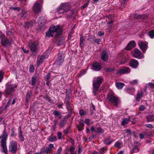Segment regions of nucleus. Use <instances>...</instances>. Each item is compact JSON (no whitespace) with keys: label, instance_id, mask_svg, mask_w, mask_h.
Masks as SVG:
<instances>
[{"label":"nucleus","instance_id":"nucleus-1","mask_svg":"<svg viewBox=\"0 0 154 154\" xmlns=\"http://www.w3.org/2000/svg\"><path fill=\"white\" fill-rule=\"evenodd\" d=\"M62 33V30L59 26H52L46 32V36L50 37H53L54 35L56 37L61 35Z\"/></svg>","mask_w":154,"mask_h":154},{"label":"nucleus","instance_id":"nucleus-2","mask_svg":"<svg viewBox=\"0 0 154 154\" xmlns=\"http://www.w3.org/2000/svg\"><path fill=\"white\" fill-rule=\"evenodd\" d=\"M103 80V79L101 77H96L94 78L93 86V92L94 95L96 94Z\"/></svg>","mask_w":154,"mask_h":154},{"label":"nucleus","instance_id":"nucleus-3","mask_svg":"<svg viewBox=\"0 0 154 154\" xmlns=\"http://www.w3.org/2000/svg\"><path fill=\"white\" fill-rule=\"evenodd\" d=\"M8 136V134L6 133V130L5 129L3 131V134L2 135V138L1 140V143L2 148V151L6 154L8 151L6 145V140Z\"/></svg>","mask_w":154,"mask_h":154},{"label":"nucleus","instance_id":"nucleus-4","mask_svg":"<svg viewBox=\"0 0 154 154\" xmlns=\"http://www.w3.org/2000/svg\"><path fill=\"white\" fill-rule=\"evenodd\" d=\"M70 10V6L68 3H61L57 9L58 14H63Z\"/></svg>","mask_w":154,"mask_h":154},{"label":"nucleus","instance_id":"nucleus-5","mask_svg":"<svg viewBox=\"0 0 154 154\" xmlns=\"http://www.w3.org/2000/svg\"><path fill=\"white\" fill-rule=\"evenodd\" d=\"M17 87L16 85H11L10 83L6 84L5 95L7 97L10 94L14 91V89Z\"/></svg>","mask_w":154,"mask_h":154},{"label":"nucleus","instance_id":"nucleus-6","mask_svg":"<svg viewBox=\"0 0 154 154\" xmlns=\"http://www.w3.org/2000/svg\"><path fill=\"white\" fill-rule=\"evenodd\" d=\"M1 39V43L2 45L5 47H8L10 45L12 41L11 40H9L5 38V35L1 34V36L0 37Z\"/></svg>","mask_w":154,"mask_h":154},{"label":"nucleus","instance_id":"nucleus-7","mask_svg":"<svg viewBox=\"0 0 154 154\" xmlns=\"http://www.w3.org/2000/svg\"><path fill=\"white\" fill-rule=\"evenodd\" d=\"M17 144L15 141H11L9 145V151L13 153H15L17 150Z\"/></svg>","mask_w":154,"mask_h":154},{"label":"nucleus","instance_id":"nucleus-8","mask_svg":"<svg viewBox=\"0 0 154 154\" xmlns=\"http://www.w3.org/2000/svg\"><path fill=\"white\" fill-rule=\"evenodd\" d=\"M133 55L134 57L138 59H143L144 57V55L142 54L140 51L138 49H135L133 51Z\"/></svg>","mask_w":154,"mask_h":154},{"label":"nucleus","instance_id":"nucleus-9","mask_svg":"<svg viewBox=\"0 0 154 154\" xmlns=\"http://www.w3.org/2000/svg\"><path fill=\"white\" fill-rule=\"evenodd\" d=\"M108 98L109 101L112 103L114 105L117 106L118 100V98L114 96L113 94H109L108 95Z\"/></svg>","mask_w":154,"mask_h":154},{"label":"nucleus","instance_id":"nucleus-10","mask_svg":"<svg viewBox=\"0 0 154 154\" xmlns=\"http://www.w3.org/2000/svg\"><path fill=\"white\" fill-rule=\"evenodd\" d=\"M42 151L44 153L45 152L46 154H49L51 151L54 149V145L52 143L50 144L48 147H43L42 148Z\"/></svg>","mask_w":154,"mask_h":154},{"label":"nucleus","instance_id":"nucleus-11","mask_svg":"<svg viewBox=\"0 0 154 154\" xmlns=\"http://www.w3.org/2000/svg\"><path fill=\"white\" fill-rule=\"evenodd\" d=\"M138 45L143 52H145L146 50L147 49V44L143 41H139L138 42Z\"/></svg>","mask_w":154,"mask_h":154},{"label":"nucleus","instance_id":"nucleus-12","mask_svg":"<svg viewBox=\"0 0 154 154\" xmlns=\"http://www.w3.org/2000/svg\"><path fill=\"white\" fill-rule=\"evenodd\" d=\"M120 57V63L123 64L127 62L128 57L127 55L125 53L120 54L119 55Z\"/></svg>","mask_w":154,"mask_h":154},{"label":"nucleus","instance_id":"nucleus-13","mask_svg":"<svg viewBox=\"0 0 154 154\" xmlns=\"http://www.w3.org/2000/svg\"><path fill=\"white\" fill-rule=\"evenodd\" d=\"M42 6L36 2L33 7V10L35 14H38L41 12Z\"/></svg>","mask_w":154,"mask_h":154},{"label":"nucleus","instance_id":"nucleus-14","mask_svg":"<svg viewBox=\"0 0 154 154\" xmlns=\"http://www.w3.org/2000/svg\"><path fill=\"white\" fill-rule=\"evenodd\" d=\"M38 44L35 42L29 43L28 46L30 48L31 51L32 52H35L38 48Z\"/></svg>","mask_w":154,"mask_h":154},{"label":"nucleus","instance_id":"nucleus-15","mask_svg":"<svg viewBox=\"0 0 154 154\" xmlns=\"http://www.w3.org/2000/svg\"><path fill=\"white\" fill-rule=\"evenodd\" d=\"M130 72V68L128 67H125L123 68L118 70L117 73L118 74H121L129 73Z\"/></svg>","mask_w":154,"mask_h":154},{"label":"nucleus","instance_id":"nucleus-16","mask_svg":"<svg viewBox=\"0 0 154 154\" xmlns=\"http://www.w3.org/2000/svg\"><path fill=\"white\" fill-rule=\"evenodd\" d=\"M139 64V63L138 61L132 59L131 60L130 62L129 65L132 68H136L138 66Z\"/></svg>","mask_w":154,"mask_h":154},{"label":"nucleus","instance_id":"nucleus-17","mask_svg":"<svg viewBox=\"0 0 154 154\" xmlns=\"http://www.w3.org/2000/svg\"><path fill=\"white\" fill-rule=\"evenodd\" d=\"M136 46V43L134 41H132L130 42L127 45L125 48L126 50H129L134 47Z\"/></svg>","mask_w":154,"mask_h":154},{"label":"nucleus","instance_id":"nucleus-18","mask_svg":"<svg viewBox=\"0 0 154 154\" xmlns=\"http://www.w3.org/2000/svg\"><path fill=\"white\" fill-rule=\"evenodd\" d=\"M27 15V12L24 9L22 10L21 12L18 14V17L22 19H24Z\"/></svg>","mask_w":154,"mask_h":154},{"label":"nucleus","instance_id":"nucleus-19","mask_svg":"<svg viewBox=\"0 0 154 154\" xmlns=\"http://www.w3.org/2000/svg\"><path fill=\"white\" fill-rule=\"evenodd\" d=\"M48 140L50 142H53L57 140V137L54 136V133H52L48 138Z\"/></svg>","mask_w":154,"mask_h":154},{"label":"nucleus","instance_id":"nucleus-20","mask_svg":"<svg viewBox=\"0 0 154 154\" xmlns=\"http://www.w3.org/2000/svg\"><path fill=\"white\" fill-rule=\"evenodd\" d=\"M92 67L94 70L96 71H99L101 69V65L99 63H93Z\"/></svg>","mask_w":154,"mask_h":154},{"label":"nucleus","instance_id":"nucleus-21","mask_svg":"<svg viewBox=\"0 0 154 154\" xmlns=\"http://www.w3.org/2000/svg\"><path fill=\"white\" fill-rule=\"evenodd\" d=\"M101 58L103 60L106 61L108 58V55L105 51H103L101 54Z\"/></svg>","mask_w":154,"mask_h":154},{"label":"nucleus","instance_id":"nucleus-22","mask_svg":"<svg viewBox=\"0 0 154 154\" xmlns=\"http://www.w3.org/2000/svg\"><path fill=\"white\" fill-rule=\"evenodd\" d=\"M45 23V21L43 20V18L40 17L38 21V25L41 27L44 26Z\"/></svg>","mask_w":154,"mask_h":154},{"label":"nucleus","instance_id":"nucleus-23","mask_svg":"<svg viewBox=\"0 0 154 154\" xmlns=\"http://www.w3.org/2000/svg\"><path fill=\"white\" fill-rule=\"evenodd\" d=\"M124 85V84L119 82H117L116 84V86L118 89L119 90L122 89Z\"/></svg>","mask_w":154,"mask_h":154},{"label":"nucleus","instance_id":"nucleus-24","mask_svg":"<svg viewBox=\"0 0 154 154\" xmlns=\"http://www.w3.org/2000/svg\"><path fill=\"white\" fill-rule=\"evenodd\" d=\"M45 59V57L43 56H40L38 58L37 64L39 65L41 64L43 61Z\"/></svg>","mask_w":154,"mask_h":154},{"label":"nucleus","instance_id":"nucleus-25","mask_svg":"<svg viewBox=\"0 0 154 154\" xmlns=\"http://www.w3.org/2000/svg\"><path fill=\"white\" fill-rule=\"evenodd\" d=\"M130 121V117L128 118H124L123 119L122 121V125L125 126L127 125L129 122Z\"/></svg>","mask_w":154,"mask_h":154},{"label":"nucleus","instance_id":"nucleus-26","mask_svg":"<svg viewBox=\"0 0 154 154\" xmlns=\"http://www.w3.org/2000/svg\"><path fill=\"white\" fill-rule=\"evenodd\" d=\"M134 17L137 19L141 18L144 19H146L147 18V16L145 15H140L135 14L134 15Z\"/></svg>","mask_w":154,"mask_h":154},{"label":"nucleus","instance_id":"nucleus-27","mask_svg":"<svg viewBox=\"0 0 154 154\" xmlns=\"http://www.w3.org/2000/svg\"><path fill=\"white\" fill-rule=\"evenodd\" d=\"M68 119V117H65L61 121L60 123V127H62L64 125V124L66 123Z\"/></svg>","mask_w":154,"mask_h":154},{"label":"nucleus","instance_id":"nucleus-28","mask_svg":"<svg viewBox=\"0 0 154 154\" xmlns=\"http://www.w3.org/2000/svg\"><path fill=\"white\" fill-rule=\"evenodd\" d=\"M35 22L34 21H32L29 23H25V27L30 28L34 24Z\"/></svg>","mask_w":154,"mask_h":154},{"label":"nucleus","instance_id":"nucleus-29","mask_svg":"<svg viewBox=\"0 0 154 154\" xmlns=\"http://www.w3.org/2000/svg\"><path fill=\"white\" fill-rule=\"evenodd\" d=\"M64 42V39L63 38H59L57 42V44L58 45H62Z\"/></svg>","mask_w":154,"mask_h":154},{"label":"nucleus","instance_id":"nucleus-30","mask_svg":"<svg viewBox=\"0 0 154 154\" xmlns=\"http://www.w3.org/2000/svg\"><path fill=\"white\" fill-rule=\"evenodd\" d=\"M110 138L108 137L107 138H105L104 139V143L106 145H109L112 143V141L110 140Z\"/></svg>","mask_w":154,"mask_h":154},{"label":"nucleus","instance_id":"nucleus-31","mask_svg":"<svg viewBox=\"0 0 154 154\" xmlns=\"http://www.w3.org/2000/svg\"><path fill=\"white\" fill-rule=\"evenodd\" d=\"M64 53L63 51H62L60 52L58 55V57L57 58H59V57H60V58H59V59L60 60H63V61H64Z\"/></svg>","mask_w":154,"mask_h":154},{"label":"nucleus","instance_id":"nucleus-32","mask_svg":"<svg viewBox=\"0 0 154 154\" xmlns=\"http://www.w3.org/2000/svg\"><path fill=\"white\" fill-rule=\"evenodd\" d=\"M60 57H59V58H60ZM63 60H60L59 58H57V60H56L55 64L57 65L60 66L63 63Z\"/></svg>","mask_w":154,"mask_h":154},{"label":"nucleus","instance_id":"nucleus-33","mask_svg":"<svg viewBox=\"0 0 154 154\" xmlns=\"http://www.w3.org/2000/svg\"><path fill=\"white\" fill-rule=\"evenodd\" d=\"M147 135V136H152L150 135L147 134L146 133L145 131H143L142 133H141L140 134L139 136L140 137V139H142L143 138L144 136Z\"/></svg>","mask_w":154,"mask_h":154},{"label":"nucleus","instance_id":"nucleus-34","mask_svg":"<svg viewBox=\"0 0 154 154\" xmlns=\"http://www.w3.org/2000/svg\"><path fill=\"white\" fill-rule=\"evenodd\" d=\"M154 114L149 115L146 118L147 121L149 122L154 121Z\"/></svg>","mask_w":154,"mask_h":154},{"label":"nucleus","instance_id":"nucleus-35","mask_svg":"<svg viewBox=\"0 0 154 154\" xmlns=\"http://www.w3.org/2000/svg\"><path fill=\"white\" fill-rule=\"evenodd\" d=\"M80 45L81 47H82L84 45V41L85 40V37H84L83 36H81L80 38Z\"/></svg>","mask_w":154,"mask_h":154},{"label":"nucleus","instance_id":"nucleus-36","mask_svg":"<svg viewBox=\"0 0 154 154\" xmlns=\"http://www.w3.org/2000/svg\"><path fill=\"white\" fill-rule=\"evenodd\" d=\"M31 95V92L30 91H28L26 94V100L27 102L30 100Z\"/></svg>","mask_w":154,"mask_h":154},{"label":"nucleus","instance_id":"nucleus-37","mask_svg":"<svg viewBox=\"0 0 154 154\" xmlns=\"http://www.w3.org/2000/svg\"><path fill=\"white\" fill-rule=\"evenodd\" d=\"M53 113L55 116H58L59 119H60L62 117V115L60 112L57 110H54L53 111Z\"/></svg>","mask_w":154,"mask_h":154},{"label":"nucleus","instance_id":"nucleus-38","mask_svg":"<svg viewBox=\"0 0 154 154\" xmlns=\"http://www.w3.org/2000/svg\"><path fill=\"white\" fill-rule=\"evenodd\" d=\"M143 96V92H138L137 94V100L138 101Z\"/></svg>","mask_w":154,"mask_h":154},{"label":"nucleus","instance_id":"nucleus-39","mask_svg":"<svg viewBox=\"0 0 154 154\" xmlns=\"http://www.w3.org/2000/svg\"><path fill=\"white\" fill-rule=\"evenodd\" d=\"M148 35L151 38H153L154 37V29L149 31L148 33Z\"/></svg>","mask_w":154,"mask_h":154},{"label":"nucleus","instance_id":"nucleus-40","mask_svg":"<svg viewBox=\"0 0 154 154\" xmlns=\"http://www.w3.org/2000/svg\"><path fill=\"white\" fill-rule=\"evenodd\" d=\"M10 9L13 10L15 12H19L20 9V8L18 7H14L10 8Z\"/></svg>","mask_w":154,"mask_h":154},{"label":"nucleus","instance_id":"nucleus-41","mask_svg":"<svg viewBox=\"0 0 154 154\" xmlns=\"http://www.w3.org/2000/svg\"><path fill=\"white\" fill-rule=\"evenodd\" d=\"M107 150V147H104L102 148L100 151V152L102 154H103L106 152Z\"/></svg>","mask_w":154,"mask_h":154},{"label":"nucleus","instance_id":"nucleus-42","mask_svg":"<svg viewBox=\"0 0 154 154\" xmlns=\"http://www.w3.org/2000/svg\"><path fill=\"white\" fill-rule=\"evenodd\" d=\"M138 151V147L137 146H135L134 148L131 151V153H133L134 152H137Z\"/></svg>","mask_w":154,"mask_h":154},{"label":"nucleus","instance_id":"nucleus-43","mask_svg":"<svg viewBox=\"0 0 154 154\" xmlns=\"http://www.w3.org/2000/svg\"><path fill=\"white\" fill-rule=\"evenodd\" d=\"M97 132L99 134H101L103 133L104 131L100 127H98L97 128Z\"/></svg>","mask_w":154,"mask_h":154},{"label":"nucleus","instance_id":"nucleus-44","mask_svg":"<svg viewBox=\"0 0 154 154\" xmlns=\"http://www.w3.org/2000/svg\"><path fill=\"white\" fill-rule=\"evenodd\" d=\"M36 79L35 78L33 77L32 78L31 83V85L32 86L35 85V84Z\"/></svg>","mask_w":154,"mask_h":154},{"label":"nucleus","instance_id":"nucleus-45","mask_svg":"<svg viewBox=\"0 0 154 154\" xmlns=\"http://www.w3.org/2000/svg\"><path fill=\"white\" fill-rule=\"evenodd\" d=\"M122 144L121 143L119 142H117L115 143V146L116 147L118 148H120L121 147Z\"/></svg>","mask_w":154,"mask_h":154},{"label":"nucleus","instance_id":"nucleus-46","mask_svg":"<svg viewBox=\"0 0 154 154\" xmlns=\"http://www.w3.org/2000/svg\"><path fill=\"white\" fill-rule=\"evenodd\" d=\"M79 114L81 116H83L86 113V112L83 110H81L79 111Z\"/></svg>","mask_w":154,"mask_h":154},{"label":"nucleus","instance_id":"nucleus-47","mask_svg":"<svg viewBox=\"0 0 154 154\" xmlns=\"http://www.w3.org/2000/svg\"><path fill=\"white\" fill-rule=\"evenodd\" d=\"M4 72L2 71H0V82H1L3 78Z\"/></svg>","mask_w":154,"mask_h":154},{"label":"nucleus","instance_id":"nucleus-48","mask_svg":"<svg viewBox=\"0 0 154 154\" xmlns=\"http://www.w3.org/2000/svg\"><path fill=\"white\" fill-rule=\"evenodd\" d=\"M18 137H19L21 136L22 135V133L21 130V128L20 127L18 129Z\"/></svg>","mask_w":154,"mask_h":154},{"label":"nucleus","instance_id":"nucleus-49","mask_svg":"<svg viewBox=\"0 0 154 154\" xmlns=\"http://www.w3.org/2000/svg\"><path fill=\"white\" fill-rule=\"evenodd\" d=\"M90 109L91 112V114L92 115L94 111L95 110V107L93 104L92 105V106L90 108Z\"/></svg>","mask_w":154,"mask_h":154},{"label":"nucleus","instance_id":"nucleus-50","mask_svg":"<svg viewBox=\"0 0 154 154\" xmlns=\"http://www.w3.org/2000/svg\"><path fill=\"white\" fill-rule=\"evenodd\" d=\"M130 83L132 84H136L138 83V81L137 80H134L133 81H131L130 82Z\"/></svg>","mask_w":154,"mask_h":154},{"label":"nucleus","instance_id":"nucleus-51","mask_svg":"<svg viewBox=\"0 0 154 154\" xmlns=\"http://www.w3.org/2000/svg\"><path fill=\"white\" fill-rule=\"evenodd\" d=\"M69 128H70V127H68L66 129H64L63 131V133L66 134H67L69 132Z\"/></svg>","mask_w":154,"mask_h":154},{"label":"nucleus","instance_id":"nucleus-52","mask_svg":"<svg viewBox=\"0 0 154 154\" xmlns=\"http://www.w3.org/2000/svg\"><path fill=\"white\" fill-rule=\"evenodd\" d=\"M62 136V133L60 131H58L57 132V137L60 140L61 139Z\"/></svg>","mask_w":154,"mask_h":154},{"label":"nucleus","instance_id":"nucleus-53","mask_svg":"<svg viewBox=\"0 0 154 154\" xmlns=\"http://www.w3.org/2000/svg\"><path fill=\"white\" fill-rule=\"evenodd\" d=\"M65 99H66V100H65V103L66 104V105H67V104H69V102L68 100H69V96H67V97H66Z\"/></svg>","mask_w":154,"mask_h":154},{"label":"nucleus","instance_id":"nucleus-54","mask_svg":"<svg viewBox=\"0 0 154 154\" xmlns=\"http://www.w3.org/2000/svg\"><path fill=\"white\" fill-rule=\"evenodd\" d=\"M21 48L24 53L27 54L29 52V51L26 50L24 47H22Z\"/></svg>","mask_w":154,"mask_h":154},{"label":"nucleus","instance_id":"nucleus-55","mask_svg":"<svg viewBox=\"0 0 154 154\" xmlns=\"http://www.w3.org/2000/svg\"><path fill=\"white\" fill-rule=\"evenodd\" d=\"M95 42L97 43V45H99L101 42V40L100 38H96L95 39Z\"/></svg>","mask_w":154,"mask_h":154},{"label":"nucleus","instance_id":"nucleus-56","mask_svg":"<svg viewBox=\"0 0 154 154\" xmlns=\"http://www.w3.org/2000/svg\"><path fill=\"white\" fill-rule=\"evenodd\" d=\"M90 122V120L89 119H85V123L87 124V125H89Z\"/></svg>","mask_w":154,"mask_h":154},{"label":"nucleus","instance_id":"nucleus-57","mask_svg":"<svg viewBox=\"0 0 154 154\" xmlns=\"http://www.w3.org/2000/svg\"><path fill=\"white\" fill-rule=\"evenodd\" d=\"M145 109V107L143 105L140 106L139 107V109L140 111H143Z\"/></svg>","mask_w":154,"mask_h":154},{"label":"nucleus","instance_id":"nucleus-58","mask_svg":"<svg viewBox=\"0 0 154 154\" xmlns=\"http://www.w3.org/2000/svg\"><path fill=\"white\" fill-rule=\"evenodd\" d=\"M62 150V148L61 147H59L57 150V154H61V151Z\"/></svg>","mask_w":154,"mask_h":154},{"label":"nucleus","instance_id":"nucleus-59","mask_svg":"<svg viewBox=\"0 0 154 154\" xmlns=\"http://www.w3.org/2000/svg\"><path fill=\"white\" fill-rule=\"evenodd\" d=\"M77 127L78 129V130L80 131H82L83 129V127L79 125H78L77 126Z\"/></svg>","mask_w":154,"mask_h":154},{"label":"nucleus","instance_id":"nucleus-60","mask_svg":"<svg viewBox=\"0 0 154 154\" xmlns=\"http://www.w3.org/2000/svg\"><path fill=\"white\" fill-rule=\"evenodd\" d=\"M104 34V33L103 32L100 31L98 33V35L99 36H101Z\"/></svg>","mask_w":154,"mask_h":154},{"label":"nucleus","instance_id":"nucleus-61","mask_svg":"<svg viewBox=\"0 0 154 154\" xmlns=\"http://www.w3.org/2000/svg\"><path fill=\"white\" fill-rule=\"evenodd\" d=\"M145 126L149 128H152L153 127L152 125L150 124H145Z\"/></svg>","mask_w":154,"mask_h":154},{"label":"nucleus","instance_id":"nucleus-62","mask_svg":"<svg viewBox=\"0 0 154 154\" xmlns=\"http://www.w3.org/2000/svg\"><path fill=\"white\" fill-rule=\"evenodd\" d=\"M50 76L51 74L50 73H48L46 75V79L47 80H48H48L50 79Z\"/></svg>","mask_w":154,"mask_h":154},{"label":"nucleus","instance_id":"nucleus-63","mask_svg":"<svg viewBox=\"0 0 154 154\" xmlns=\"http://www.w3.org/2000/svg\"><path fill=\"white\" fill-rule=\"evenodd\" d=\"M11 135L12 137H14L15 135L14 129L13 128H12L11 129Z\"/></svg>","mask_w":154,"mask_h":154},{"label":"nucleus","instance_id":"nucleus-64","mask_svg":"<svg viewBox=\"0 0 154 154\" xmlns=\"http://www.w3.org/2000/svg\"><path fill=\"white\" fill-rule=\"evenodd\" d=\"M19 138L20 139V141L23 142L24 141V138L23 136V135L19 137Z\"/></svg>","mask_w":154,"mask_h":154}]
</instances>
